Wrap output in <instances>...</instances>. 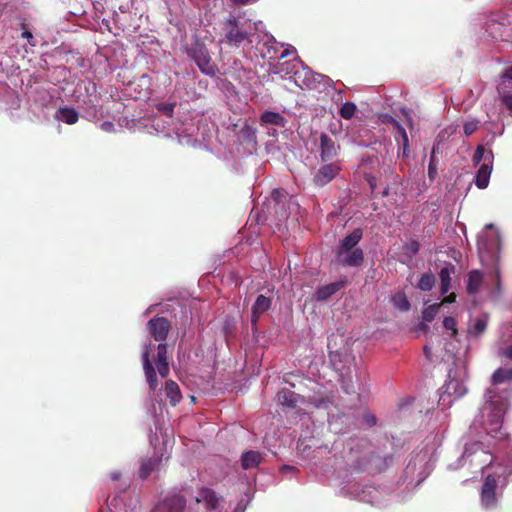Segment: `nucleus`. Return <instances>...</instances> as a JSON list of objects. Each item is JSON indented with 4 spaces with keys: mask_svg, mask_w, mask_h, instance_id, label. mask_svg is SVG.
Segmentation results:
<instances>
[{
    "mask_svg": "<svg viewBox=\"0 0 512 512\" xmlns=\"http://www.w3.org/2000/svg\"><path fill=\"white\" fill-rule=\"evenodd\" d=\"M348 464L358 472L372 471L381 472L387 466V458L381 457L373 449L367 439L352 441L348 456Z\"/></svg>",
    "mask_w": 512,
    "mask_h": 512,
    "instance_id": "nucleus-1",
    "label": "nucleus"
},
{
    "mask_svg": "<svg viewBox=\"0 0 512 512\" xmlns=\"http://www.w3.org/2000/svg\"><path fill=\"white\" fill-rule=\"evenodd\" d=\"M226 42L230 45L239 47L245 40L252 42L249 39V33L244 28V25L239 22L235 17L229 18L223 27Z\"/></svg>",
    "mask_w": 512,
    "mask_h": 512,
    "instance_id": "nucleus-2",
    "label": "nucleus"
},
{
    "mask_svg": "<svg viewBox=\"0 0 512 512\" xmlns=\"http://www.w3.org/2000/svg\"><path fill=\"white\" fill-rule=\"evenodd\" d=\"M189 55L195 61L200 71L210 77H215L218 73V67L212 60L208 50L204 46L193 48Z\"/></svg>",
    "mask_w": 512,
    "mask_h": 512,
    "instance_id": "nucleus-3",
    "label": "nucleus"
},
{
    "mask_svg": "<svg viewBox=\"0 0 512 512\" xmlns=\"http://www.w3.org/2000/svg\"><path fill=\"white\" fill-rule=\"evenodd\" d=\"M497 480L494 475L486 476L480 492L481 505L485 509H495L498 504L496 496Z\"/></svg>",
    "mask_w": 512,
    "mask_h": 512,
    "instance_id": "nucleus-4",
    "label": "nucleus"
},
{
    "mask_svg": "<svg viewBox=\"0 0 512 512\" xmlns=\"http://www.w3.org/2000/svg\"><path fill=\"white\" fill-rule=\"evenodd\" d=\"M147 329L151 337L157 342H165L169 331L171 329V324L169 320L165 317L155 316L150 319L147 323Z\"/></svg>",
    "mask_w": 512,
    "mask_h": 512,
    "instance_id": "nucleus-5",
    "label": "nucleus"
},
{
    "mask_svg": "<svg viewBox=\"0 0 512 512\" xmlns=\"http://www.w3.org/2000/svg\"><path fill=\"white\" fill-rule=\"evenodd\" d=\"M155 345L152 341H148L144 346V350L142 352V364L143 370L146 376V380L149 384L150 390L155 391L158 387V379L155 368L150 360V353Z\"/></svg>",
    "mask_w": 512,
    "mask_h": 512,
    "instance_id": "nucleus-6",
    "label": "nucleus"
},
{
    "mask_svg": "<svg viewBox=\"0 0 512 512\" xmlns=\"http://www.w3.org/2000/svg\"><path fill=\"white\" fill-rule=\"evenodd\" d=\"M341 169L339 161L326 163L320 166L313 178L315 185L322 187L330 183L339 174Z\"/></svg>",
    "mask_w": 512,
    "mask_h": 512,
    "instance_id": "nucleus-7",
    "label": "nucleus"
},
{
    "mask_svg": "<svg viewBox=\"0 0 512 512\" xmlns=\"http://www.w3.org/2000/svg\"><path fill=\"white\" fill-rule=\"evenodd\" d=\"M319 149L321 161L329 162L338 156L341 147L328 134L321 133L319 137Z\"/></svg>",
    "mask_w": 512,
    "mask_h": 512,
    "instance_id": "nucleus-8",
    "label": "nucleus"
},
{
    "mask_svg": "<svg viewBox=\"0 0 512 512\" xmlns=\"http://www.w3.org/2000/svg\"><path fill=\"white\" fill-rule=\"evenodd\" d=\"M186 499L182 495L173 494L166 496L152 510V512H184Z\"/></svg>",
    "mask_w": 512,
    "mask_h": 512,
    "instance_id": "nucleus-9",
    "label": "nucleus"
},
{
    "mask_svg": "<svg viewBox=\"0 0 512 512\" xmlns=\"http://www.w3.org/2000/svg\"><path fill=\"white\" fill-rule=\"evenodd\" d=\"M195 499L197 503H203L209 511L218 510L223 502L221 496H218L213 489L207 487L200 488Z\"/></svg>",
    "mask_w": 512,
    "mask_h": 512,
    "instance_id": "nucleus-10",
    "label": "nucleus"
},
{
    "mask_svg": "<svg viewBox=\"0 0 512 512\" xmlns=\"http://www.w3.org/2000/svg\"><path fill=\"white\" fill-rule=\"evenodd\" d=\"M339 264L346 267H360L364 263V252L361 248L348 250L347 252H336Z\"/></svg>",
    "mask_w": 512,
    "mask_h": 512,
    "instance_id": "nucleus-11",
    "label": "nucleus"
},
{
    "mask_svg": "<svg viewBox=\"0 0 512 512\" xmlns=\"http://www.w3.org/2000/svg\"><path fill=\"white\" fill-rule=\"evenodd\" d=\"M493 152L492 150H488L486 159H488V162H483L476 174L475 178V185L479 189H485L489 185L490 175L493 170Z\"/></svg>",
    "mask_w": 512,
    "mask_h": 512,
    "instance_id": "nucleus-12",
    "label": "nucleus"
},
{
    "mask_svg": "<svg viewBox=\"0 0 512 512\" xmlns=\"http://www.w3.org/2000/svg\"><path fill=\"white\" fill-rule=\"evenodd\" d=\"M347 285V279L343 278L337 282H333L327 285H323L314 293V299L317 301H325L334 294H336L340 289L344 288Z\"/></svg>",
    "mask_w": 512,
    "mask_h": 512,
    "instance_id": "nucleus-13",
    "label": "nucleus"
},
{
    "mask_svg": "<svg viewBox=\"0 0 512 512\" xmlns=\"http://www.w3.org/2000/svg\"><path fill=\"white\" fill-rule=\"evenodd\" d=\"M504 412L501 407H494L491 413L488 415L486 422V430L489 434L494 437L499 433L503 423Z\"/></svg>",
    "mask_w": 512,
    "mask_h": 512,
    "instance_id": "nucleus-14",
    "label": "nucleus"
},
{
    "mask_svg": "<svg viewBox=\"0 0 512 512\" xmlns=\"http://www.w3.org/2000/svg\"><path fill=\"white\" fill-rule=\"evenodd\" d=\"M167 349L168 346L165 342H161L157 346L156 366L162 378H166L170 372L169 363L167 361Z\"/></svg>",
    "mask_w": 512,
    "mask_h": 512,
    "instance_id": "nucleus-15",
    "label": "nucleus"
},
{
    "mask_svg": "<svg viewBox=\"0 0 512 512\" xmlns=\"http://www.w3.org/2000/svg\"><path fill=\"white\" fill-rule=\"evenodd\" d=\"M363 237V231L360 228L354 229L351 233L345 236L338 247L337 252H347L348 250L358 248L357 245Z\"/></svg>",
    "mask_w": 512,
    "mask_h": 512,
    "instance_id": "nucleus-16",
    "label": "nucleus"
},
{
    "mask_svg": "<svg viewBox=\"0 0 512 512\" xmlns=\"http://www.w3.org/2000/svg\"><path fill=\"white\" fill-rule=\"evenodd\" d=\"M300 395L284 388L277 393V400L283 408L294 409L297 407Z\"/></svg>",
    "mask_w": 512,
    "mask_h": 512,
    "instance_id": "nucleus-17",
    "label": "nucleus"
},
{
    "mask_svg": "<svg viewBox=\"0 0 512 512\" xmlns=\"http://www.w3.org/2000/svg\"><path fill=\"white\" fill-rule=\"evenodd\" d=\"M271 304V298L259 295L252 306V322L256 323L259 317L270 309Z\"/></svg>",
    "mask_w": 512,
    "mask_h": 512,
    "instance_id": "nucleus-18",
    "label": "nucleus"
},
{
    "mask_svg": "<svg viewBox=\"0 0 512 512\" xmlns=\"http://www.w3.org/2000/svg\"><path fill=\"white\" fill-rule=\"evenodd\" d=\"M455 272V266L451 263H448L443 268H441L439 272L440 278V291L441 294H446L451 288V274Z\"/></svg>",
    "mask_w": 512,
    "mask_h": 512,
    "instance_id": "nucleus-19",
    "label": "nucleus"
},
{
    "mask_svg": "<svg viewBox=\"0 0 512 512\" xmlns=\"http://www.w3.org/2000/svg\"><path fill=\"white\" fill-rule=\"evenodd\" d=\"M394 128L397 131L398 137H396V140L399 142L401 141V148L398 150V156L407 157L408 156V150H409V139L407 132L405 128L397 121H393Z\"/></svg>",
    "mask_w": 512,
    "mask_h": 512,
    "instance_id": "nucleus-20",
    "label": "nucleus"
},
{
    "mask_svg": "<svg viewBox=\"0 0 512 512\" xmlns=\"http://www.w3.org/2000/svg\"><path fill=\"white\" fill-rule=\"evenodd\" d=\"M262 460V455L258 451H247L241 456V466L243 469L248 470L257 467Z\"/></svg>",
    "mask_w": 512,
    "mask_h": 512,
    "instance_id": "nucleus-21",
    "label": "nucleus"
},
{
    "mask_svg": "<svg viewBox=\"0 0 512 512\" xmlns=\"http://www.w3.org/2000/svg\"><path fill=\"white\" fill-rule=\"evenodd\" d=\"M165 395L167 399H169L170 404L173 406L177 405L182 399L180 387L173 380H168L165 383Z\"/></svg>",
    "mask_w": 512,
    "mask_h": 512,
    "instance_id": "nucleus-22",
    "label": "nucleus"
},
{
    "mask_svg": "<svg viewBox=\"0 0 512 512\" xmlns=\"http://www.w3.org/2000/svg\"><path fill=\"white\" fill-rule=\"evenodd\" d=\"M483 282V274L479 270H472L468 274L467 280V293L470 295L476 294Z\"/></svg>",
    "mask_w": 512,
    "mask_h": 512,
    "instance_id": "nucleus-23",
    "label": "nucleus"
},
{
    "mask_svg": "<svg viewBox=\"0 0 512 512\" xmlns=\"http://www.w3.org/2000/svg\"><path fill=\"white\" fill-rule=\"evenodd\" d=\"M56 118L66 124L73 125L77 123L79 114L74 108L61 107L56 112Z\"/></svg>",
    "mask_w": 512,
    "mask_h": 512,
    "instance_id": "nucleus-24",
    "label": "nucleus"
},
{
    "mask_svg": "<svg viewBox=\"0 0 512 512\" xmlns=\"http://www.w3.org/2000/svg\"><path fill=\"white\" fill-rule=\"evenodd\" d=\"M261 122L264 124L283 127L285 124V118L278 112L266 111L261 115Z\"/></svg>",
    "mask_w": 512,
    "mask_h": 512,
    "instance_id": "nucleus-25",
    "label": "nucleus"
},
{
    "mask_svg": "<svg viewBox=\"0 0 512 512\" xmlns=\"http://www.w3.org/2000/svg\"><path fill=\"white\" fill-rule=\"evenodd\" d=\"M512 380V369L510 368H499L497 369L491 378L493 385H498L506 381Z\"/></svg>",
    "mask_w": 512,
    "mask_h": 512,
    "instance_id": "nucleus-26",
    "label": "nucleus"
},
{
    "mask_svg": "<svg viewBox=\"0 0 512 512\" xmlns=\"http://www.w3.org/2000/svg\"><path fill=\"white\" fill-rule=\"evenodd\" d=\"M435 285V276L431 273H424L418 282V288L422 291H430Z\"/></svg>",
    "mask_w": 512,
    "mask_h": 512,
    "instance_id": "nucleus-27",
    "label": "nucleus"
},
{
    "mask_svg": "<svg viewBox=\"0 0 512 512\" xmlns=\"http://www.w3.org/2000/svg\"><path fill=\"white\" fill-rule=\"evenodd\" d=\"M157 462L153 459L144 460L139 469V476L142 479H146L155 469Z\"/></svg>",
    "mask_w": 512,
    "mask_h": 512,
    "instance_id": "nucleus-28",
    "label": "nucleus"
},
{
    "mask_svg": "<svg viewBox=\"0 0 512 512\" xmlns=\"http://www.w3.org/2000/svg\"><path fill=\"white\" fill-rule=\"evenodd\" d=\"M357 110L356 105L353 102H345L342 104L339 114L342 118L349 120L351 119Z\"/></svg>",
    "mask_w": 512,
    "mask_h": 512,
    "instance_id": "nucleus-29",
    "label": "nucleus"
},
{
    "mask_svg": "<svg viewBox=\"0 0 512 512\" xmlns=\"http://www.w3.org/2000/svg\"><path fill=\"white\" fill-rule=\"evenodd\" d=\"M419 249L420 244L417 240L414 239L410 240L409 242L403 245V253L409 258H413L415 255H417Z\"/></svg>",
    "mask_w": 512,
    "mask_h": 512,
    "instance_id": "nucleus-30",
    "label": "nucleus"
},
{
    "mask_svg": "<svg viewBox=\"0 0 512 512\" xmlns=\"http://www.w3.org/2000/svg\"><path fill=\"white\" fill-rule=\"evenodd\" d=\"M440 306H441V304H432V305H429L428 307H426L422 311L423 320L426 322L433 321L439 311Z\"/></svg>",
    "mask_w": 512,
    "mask_h": 512,
    "instance_id": "nucleus-31",
    "label": "nucleus"
},
{
    "mask_svg": "<svg viewBox=\"0 0 512 512\" xmlns=\"http://www.w3.org/2000/svg\"><path fill=\"white\" fill-rule=\"evenodd\" d=\"M436 150L437 147L433 146L428 165V177L430 180H434L437 176V161L435 157Z\"/></svg>",
    "mask_w": 512,
    "mask_h": 512,
    "instance_id": "nucleus-32",
    "label": "nucleus"
},
{
    "mask_svg": "<svg viewBox=\"0 0 512 512\" xmlns=\"http://www.w3.org/2000/svg\"><path fill=\"white\" fill-rule=\"evenodd\" d=\"M487 153L488 151L485 150L484 146L478 145L473 155V163L478 165L482 160L488 162V159H486Z\"/></svg>",
    "mask_w": 512,
    "mask_h": 512,
    "instance_id": "nucleus-33",
    "label": "nucleus"
},
{
    "mask_svg": "<svg viewBox=\"0 0 512 512\" xmlns=\"http://www.w3.org/2000/svg\"><path fill=\"white\" fill-rule=\"evenodd\" d=\"M443 326L447 330H451V336L455 337L458 333L456 328V320L453 317H445L443 320Z\"/></svg>",
    "mask_w": 512,
    "mask_h": 512,
    "instance_id": "nucleus-34",
    "label": "nucleus"
},
{
    "mask_svg": "<svg viewBox=\"0 0 512 512\" xmlns=\"http://www.w3.org/2000/svg\"><path fill=\"white\" fill-rule=\"evenodd\" d=\"M487 327V322L483 319H476L472 330L470 331L473 335L479 336L481 335Z\"/></svg>",
    "mask_w": 512,
    "mask_h": 512,
    "instance_id": "nucleus-35",
    "label": "nucleus"
},
{
    "mask_svg": "<svg viewBox=\"0 0 512 512\" xmlns=\"http://www.w3.org/2000/svg\"><path fill=\"white\" fill-rule=\"evenodd\" d=\"M175 103H161L157 109L168 117H172L174 113Z\"/></svg>",
    "mask_w": 512,
    "mask_h": 512,
    "instance_id": "nucleus-36",
    "label": "nucleus"
},
{
    "mask_svg": "<svg viewBox=\"0 0 512 512\" xmlns=\"http://www.w3.org/2000/svg\"><path fill=\"white\" fill-rule=\"evenodd\" d=\"M478 128V121H470L464 124L463 130L466 136L472 135Z\"/></svg>",
    "mask_w": 512,
    "mask_h": 512,
    "instance_id": "nucleus-37",
    "label": "nucleus"
},
{
    "mask_svg": "<svg viewBox=\"0 0 512 512\" xmlns=\"http://www.w3.org/2000/svg\"><path fill=\"white\" fill-rule=\"evenodd\" d=\"M286 191L284 189H274L271 193V197L277 203H280L282 199L286 198Z\"/></svg>",
    "mask_w": 512,
    "mask_h": 512,
    "instance_id": "nucleus-38",
    "label": "nucleus"
},
{
    "mask_svg": "<svg viewBox=\"0 0 512 512\" xmlns=\"http://www.w3.org/2000/svg\"><path fill=\"white\" fill-rule=\"evenodd\" d=\"M395 303H396V306L402 310V311H407L410 309V303L409 301L406 299V297L404 295H402L400 298H399V302H397L395 300Z\"/></svg>",
    "mask_w": 512,
    "mask_h": 512,
    "instance_id": "nucleus-39",
    "label": "nucleus"
},
{
    "mask_svg": "<svg viewBox=\"0 0 512 512\" xmlns=\"http://www.w3.org/2000/svg\"><path fill=\"white\" fill-rule=\"evenodd\" d=\"M362 419H363V422H364L367 426H369V427L374 426V425L376 424V422H377V419H376L375 415H373V414H371V413H369V412L365 413V414L363 415V418H362Z\"/></svg>",
    "mask_w": 512,
    "mask_h": 512,
    "instance_id": "nucleus-40",
    "label": "nucleus"
},
{
    "mask_svg": "<svg viewBox=\"0 0 512 512\" xmlns=\"http://www.w3.org/2000/svg\"><path fill=\"white\" fill-rule=\"evenodd\" d=\"M502 103L510 111L512 115V94H504L501 96Z\"/></svg>",
    "mask_w": 512,
    "mask_h": 512,
    "instance_id": "nucleus-41",
    "label": "nucleus"
},
{
    "mask_svg": "<svg viewBox=\"0 0 512 512\" xmlns=\"http://www.w3.org/2000/svg\"><path fill=\"white\" fill-rule=\"evenodd\" d=\"M294 54H296V49L293 46H289L281 52L280 59L288 58L289 56Z\"/></svg>",
    "mask_w": 512,
    "mask_h": 512,
    "instance_id": "nucleus-42",
    "label": "nucleus"
},
{
    "mask_svg": "<svg viewBox=\"0 0 512 512\" xmlns=\"http://www.w3.org/2000/svg\"><path fill=\"white\" fill-rule=\"evenodd\" d=\"M100 127L105 132H112L114 130V124L110 121L101 123Z\"/></svg>",
    "mask_w": 512,
    "mask_h": 512,
    "instance_id": "nucleus-43",
    "label": "nucleus"
},
{
    "mask_svg": "<svg viewBox=\"0 0 512 512\" xmlns=\"http://www.w3.org/2000/svg\"><path fill=\"white\" fill-rule=\"evenodd\" d=\"M367 182H368V184L370 186V189H371L372 193H374V191L376 189V178L373 177V176H369L367 178Z\"/></svg>",
    "mask_w": 512,
    "mask_h": 512,
    "instance_id": "nucleus-44",
    "label": "nucleus"
},
{
    "mask_svg": "<svg viewBox=\"0 0 512 512\" xmlns=\"http://www.w3.org/2000/svg\"><path fill=\"white\" fill-rule=\"evenodd\" d=\"M455 299H456V294L451 293L443 299L442 303H452L455 301Z\"/></svg>",
    "mask_w": 512,
    "mask_h": 512,
    "instance_id": "nucleus-45",
    "label": "nucleus"
},
{
    "mask_svg": "<svg viewBox=\"0 0 512 512\" xmlns=\"http://www.w3.org/2000/svg\"><path fill=\"white\" fill-rule=\"evenodd\" d=\"M22 37L31 42V40L33 39V34L30 31L26 30L22 33Z\"/></svg>",
    "mask_w": 512,
    "mask_h": 512,
    "instance_id": "nucleus-46",
    "label": "nucleus"
},
{
    "mask_svg": "<svg viewBox=\"0 0 512 512\" xmlns=\"http://www.w3.org/2000/svg\"><path fill=\"white\" fill-rule=\"evenodd\" d=\"M502 77L512 80V66L503 73Z\"/></svg>",
    "mask_w": 512,
    "mask_h": 512,
    "instance_id": "nucleus-47",
    "label": "nucleus"
},
{
    "mask_svg": "<svg viewBox=\"0 0 512 512\" xmlns=\"http://www.w3.org/2000/svg\"><path fill=\"white\" fill-rule=\"evenodd\" d=\"M121 477V474L120 472H111L110 473V478L113 480V481H118Z\"/></svg>",
    "mask_w": 512,
    "mask_h": 512,
    "instance_id": "nucleus-48",
    "label": "nucleus"
},
{
    "mask_svg": "<svg viewBox=\"0 0 512 512\" xmlns=\"http://www.w3.org/2000/svg\"><path fill=\"white\" fill-rule=\"evenodd\" d=\"M504 355L505 357L512 359V345L506 348Z\"/></svg>",
    "mask_w": 512,
    "mask_h": 512,
    "instance_id": "nucleus-49",
    "label": "nucleus"
},
{
    "mask_svg": "<svg viewBox=\"0 0 512 512\" xmlns=\"http://www.w3.org/2000/svg\"><path fill=\"white\" fill-rule=\"evenodd\" d=\"M424 354H425L426 358L431 359V350L427 345L424 346Z\"/></svg>",
    "mask_w": 512,
    "mask_h": 512,
    "instance_id": "nucleus-50",
    "label": "nucleus"
},
{
    "mask_svg": "<svg viewBox=\"0 0 512 512\" xmlns=\"http://www.w3.org/2000/svg\"><path fill=\"white\" fill-rule=\"evenodd\" d=\"M237 5H246L250 0H232Z\"/></svg>",
    "mask_w": 512,
    "mask_h": 512,
    "instance_id": "nucleus-51",
    "label": "nucleus"
},
{
    "mask_svg": "<svg viewBox=\"0 0 512 512\" xmlns=\"http://www.w3.org/2000/svg\"><path fill=\"white\" fill-rule=\"evenodd\" d=\"M390 188L389 186H386L383 191L381 192L382 197H387L389 195Z\"/></svg>",
    "mask_w": 512,
    "mask_h": 512,
    "instance_id": "nucleus-52",
    "label": "nucleus"
},
{
    "mask_svg": "<svg viewBox=\"0 0 512 512\" xmlns=\"http://www.w3.org/2000/svg\"><path fill=\"white\" fill-rule=\"evenodd\" d=\"M294 469H295L294 467H292V466H288V465H284V466L282 467V470H287V471L294 470Z\"/></svg>",
    "mask_w": 512,
    "mask_h": 512,
    "instance_id": "nucleus-53",
    "label": "nucleus"
},
{
    "mask_svg": "<svg viewBox=\"0 0 512 512\" xmlns=\"http://www.w3.org/2000/svg\"><path fill=\"white\" fill-rule=\"evenodd\" d=\"M419 327H420V329H423V330H428L429 329L428 326L426 324H424V323H421L419 325Z\"/></svg>",
    "mask_w": 512,
    "mask_h": 512,
    "instance_id": "nucleus-54",
    "label": "nucleus"
},
{
    "mask_svg": "<svg viewBox=\"0 0 512 512\" xmlns=\"http://www.w3.org/2000/svg\"><path fill=\"white\" fill-rule=\"evenodd\" d=\"M332 362H333V366L335 367V369L341 370L339 367H337V364H336L334 358H332Z\"/></svg>",
    "mask_w": 512,
    "mask_h": 512,
    "instance_id": "nucleus-55",
    "label": "nucleus"
}]
</instances>
